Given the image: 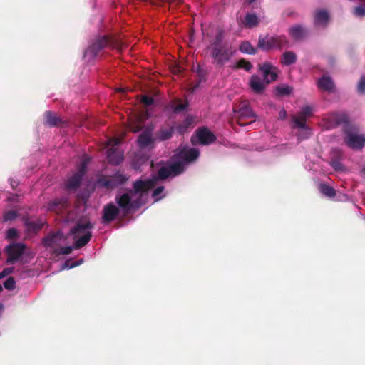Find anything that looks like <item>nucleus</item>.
<instances>
[{
  "instance_id": "f257e3e1",
  "label": "nucleus",
  "mask_w": 365,
  "mask_h": 365,
  "mask_svg": "<svg viewBox=\"0 0 365 365\" xmlns=\"http://www.w3.org/2000/svg\"><path fill=\"white\" fill-rule=\"evenodd\" d=\"M107 47L111 49H116L120 52L125 47V45L116 38L104 35L96 38L93 41L85 51L84 56L93 58L98 56L103 49Z\"/></svg>"
},
{
  "instance_id": "f03ea898",
  "label": "nucleus",
  "mask_w": 365,
  "mask_h": 365,
  "mask_svg": "<svg viewBox=\"0 0 365 365\" xmlns=\"http://www.w3.org/2000/svg\"><path fill=\"white\" fill-rule=\"evenodd\" d=\"M289 46V41L284 35H274L272 36L260 35L258 38L257 48L269 51L272 49L282 50Z\"/></svg>"
},
{
  "instance_id": "7ed1b4c3",
  "label": "nucleus",
  "mask_w": 365,
  "mask_h": 365,
  "mask_svg": "<svg viewBox=\"0 0 365 365\" xmlns=\"http://www.w3.org/2000/svg\"><path fill=\"white\" fill-rule=\"evenodd\" d=\"M207 49L213 59V63L217 66H224L233 56L232 48L230 44L208 46Z\"/></svg>"
},
{
  "instance_id": "20e7f679",
  "label": "nucleus",
  "mask_w": 365,
  "mask_h": 365,
  "mask_svg": "<svg viewBox=\"0 0 365 365\" xmlns=\"http://www.w3.org/2000/svg\"><path fill=\"white\" fill-rule=\"evenodd\" d=\"M237 123L240 126H245L255 122L256 115L247 103H241L237 110H234Z\"/></svg>"
},
{
  "instance_id": "39448f33",
  "label": "nucleus",
  "mask_w": 365,
  "mask_h": 365,
  "mask_svg": "<svg viewBox=\"0 0 365 365\" xmlns=\"http://www.w3.org/2000/svg\"><path fill=\"white\" fill-rule=\"evenodd\" d=\"M130 194V192L117 195L115 198L118 207L121 210L123 216L128 215L132 209H138L142 205L140 199L132 201Z\"/></svg>"
},
{
  "instance_id": "423d86ee",
  "label": "nucleus",
  "mask_w": 365,
  "mask_h": 365,
  "mask_svg": "<svg viewBox=\"0 0 365 365\" xmlns=\"http://www.w3.org/2000/svg\"><path fill=\"white\" fill-rule=\"evenodd\" d=\"M186 168L177 159L166 166L160 168L158 172V177L160 180H165L169 177H176L185 172Z\"/></svg>"
},
{
  "instance_id": "0eeeda50",
  "label": "nucleus",
  "mask_w": 365,
  "mask_h": 365,
  "mask_svg": "<svg viewBox=\"0 0 365 365\" xmlns=\"http://www.w3.org/2000/svg\"><path fill=\"white\" fill-rule=\"evenodd\" d=\"M120 143L119 138H110L107 141V146H111L107 150V158L109 163L118 165L124 159L123 153L117 147Z\"/></svg>"
},
{
  "instance_id": "6e6552de",
  "label": "nucleus",
  "mask_w": 365,
  "mask_h": 365,
  "mask_svg": "<svg viewBox=\"0 0 365 365\" xmlns=\"http://www.w3.org/2000/svg\"><path fill=\"white\" fill-rule=\"evenodd\" d=\"M345 136L344 142L349 148L353 150H361L365 145V135L358 134L356 131L349 129H344Z\"/></svg>"
},
{
  "instance_id": "1a4fd4ad",
  "label": "nucleus",
  "mask_w": 365,
  "mask_h": 365,
  "mask_svg": "<svg viewBox=\"0 0 365 365\" xmlns=\"http://www.w3.org/2000/svg\"><path fill=\"white\" fill-rule=\"evenodd\" d=\"M128 180V177L118 171L113 175L99 178L97 182L99 185L110 189L125 184Z\"/></svg>"
},
{
  "instance_id": "9d476101",
  "label": "nucleus",
  "mask_w": 365,
  "mask_h": 365,
  "mask_svg": "<svg viewBox=\"0 0 365 365\" xmlns=\"http://www.w3.org/2000/svg\"><path fill=\"white\" fill-rule=\"evenodd\" d=\"M157 184V178H148L146 180L138 179L133 183V189L130 190V194L139 195L140 198L153 189Z\"/></svg>"
},
{
  "instance_id": "9b49d317",
  "label": "nucleus",
  "mask_w": 365,
  "mask_h": 365,
  "mask_svg": "<svg viewBox=\"0 0 365 365\" xmlns=\"http://www.w3.org/2000/svg\"><path fill=\"white\" fill-rule=\"evenodd\" d=\"M26 249V245L21 242H13L5 247V252L8 255L6 259L7 264H14L24 254Z\"/></svg>"
},
{
  "instance_id": "f8f14e48",
  "label": "nucleus",
  "mask_w": 365,
  "mask_h": 365,
  "mask_svg": "<svg viewBox=\"0 0 365 365\" xmlns=\"http://www.w3.org/2000/svg\"><path fill=\"white\" fill-rule=\"evenodd\" d=\"M199 150L196 148H182L176 153L173 159H177L180 161L186 168L189 163L195 161L199 157Z\"/></svg>"
},
{
  "instance_id": "ddd939ff",
  "label": "nucleus",
  "mask_w": 365,
  "mask_h": 365,
  "mask_svg": "<svg viewBox=\"0 0 365 365\" xmlns=\"http://www.w3.org/2000/svg\"><path fill=\"white\" fill-rule=\"evenodd\" d=\"M259 69L262 71L264 81L266 84L275 81L277 78V67H274L269 62H264L263 64H259Z\"/></svg>"
},
{
  "instance_id": "4468645a",
  "label": "nucleus",
  "mask_w": 365,
  "mask_h": 365,
  "mask_svg": "<svg viewBox=\"0 0 365 365\" xmlns=\"http://www.w3.org/2000/svg\"><path fill=\"white\" fill-rule=\"evenodd\" d=\"M288 34L294 41H299L307 37L309 30L302 24H294L289 28Z\"/></svg>"
},
{
  "instance_id": "2eb2a0df",
  "label": "nucleus",
  "mask_w": 365,
  "mask_h": 365,
  "mask_svg": "<svg viewBox=\"0 0 365 365\" xmlns=\"http://www.w3.org/2000/svg\"><path fill=\"white\" fill-rule=\"evenodd\" d=\"M120 213V209L113 203L106 205L103 209L102 220L103 223L113 221Z\"/></svg>"
},
{
  "instance_id": "dca6fc26",
  "label": "nucleus",
  "mask_w": 365,
  "mask_h": 365,
  "mask_svg": "<svg viewBox=\"0 0 365 365\" xmlns=\"http://www.w3.org/2000/svg\"><path fill=\"white\" fill-rule=\"evenodd\" d=\"M196 136L201 145H210L216 140V136L207 128H199L196 131Z\"/></svg>"
},
{
  "instance_id": "f3484780",
  "label": "nucleus",
  "mask_w": 365,
  "mask_h": 365,
  "mask_svg": "<svg viewBox=\"0 0 365 365\" xmlns=\"http://www.w3.org/2000/svg\"><path fill=\"white\" fill-rule=\"evenodd\" d=\"M46 126L53 128L63 125L66 122L56 113L47 110L43 114Z\"/></svg>"
},
{
  "instance_id": "a211bd4d",
  "label": "nucleus",
  "mask_w": 365,
  "mask_h": 365,
  "mask_svg": "<svg viewBox=\"0 0 365 365\" xmlns=\"http://www.w3.org/2000/svg\"><path fill=\"white\" fill-rule=\"evenodd\" d=\"M62 237L63 234L61 231L50 232L42 239V244L45 247H53L59 243Z\"/></svg>"
},
{
  "instance_id": "6ab92c4d",
  "label": "nucleus",
  "mask_w": 365,
  "mask_h": 365,
  "mask_svg": "<svg viewBox=\"0 0 365 365\" xmlns=\"http://www.w3.org/2000/svg\"><path fill=\"white\" fill-rule=\"evenodd\" d=\"M44 222L38 219L36 221L31 220L28 217L24 219V225L26 227L27 232L36 234L43 227Z\"/></svg>"
},
{
  "instance_id": "aec40b11",
  "label": "nucleus",
  "mask_w": 365,
  "mask_h": 365,
  "mask_svg": "<svg viewBox=\"0 0 365 365\" xmlns=\"http://www.w3.org/2000/svg\"><path fill=\"white\" fill-rule=\"evenodd\" d=\"M329 20V15L325 9H318L314 16V24L315 26H327Z\"/></svg>"
},
{
  "instance_id": "412c9836",
  "label": "nucleus",
  "mask_w": 365,
  "mask_h": 365,
  "mask_svg": "<svg viewBox=\"0 0 365 365\" xmlns=\"http://www.w3.org/2000/svg\"><path fill=\"white\" fill-rule=\"evenodd\" d=\"M266 83L257 75H252L250 81V86L257 94H261L265 89Z\"/></svg>"
},
{
  "instance_id": "4be33fe9",
  "label": "nucleus",
  "mask_w": 365,
  "mask_h": 365,
  "mask_svg": "<svg viewBox=\"0 0 365 365\" xmlns=\"http://www.w3.org/2000/svg\"><path fill=\"white\" fill-rule=\"evenodd\" d=\"M347 118L344 114L333 113L327 118V121L329 124V128H336L339 125L346 123Z\"/></svg>"
},
{
  "instance_id": "5701e85b",
  "label": "nucleus",
  "mask_w": 365,
  "mask_h": 365,
  "mask_svg": "<svg viewBox=\"0 0 365 365\" xmlns=\"http://www.w3.org/2000/svg\"><path fill=\"white\" fill-rule=\"evenodd\" d=\"M317 86L319 89L328 92H334L335 88L332 79L329 76H325L319 79Z\"/></svg>"
},
{
  "instance_id": "b1692460",
  "label": "nucleus",
  "mask_w": 365,
  "mask_h": 365,
  "mask_svg": "<svg viewBox=\"0 0 365 365\" xmlns=\"http://www.w3.org/2000/svg\"><path fill=\"white\" fill-rule=\"evenodd\" d=\"M93 227V224L90 221L86 222H78L75 226L71 229V233L74 235V237H77L81 234H85L86 230L91 229Z\"/></svg>"
},
{
  "instance_id": "393cba45",
  "label": "nucleus",
  "mask_w": 365,
  "mask_h": 365,
  "mask_svg": "<svg viewBox=\"0 0 365 365\" xmlns=\"http://www.w3.org/2000/svg\"><path fill=\"white\" fill-rule=\"evenodd\" d=\"M82 178L83 177L81 175L76 173L66 182V188L69 190L77 189L81 183Z\"/></svg>"
},
{
  "instance_id": "a878e982",
  "label": "nucleus",
  "mask_w": 365,
  "mask_h": 365,
  "mask_svg": "<svg viewBox=\"0 0 365 365\" xmlns=\"http://www.w3.org/2000/svg\"><path fill=\"white\" fill-rule=\"evenodd\" d=\"M174 133L173 127H162L156 133L157 138L160 141L169 140L172 138Z\"/></svg>"
},
{
  "instance_id": "bb28decb",
  "label": "nucleus",
  "mask_w": 365,
  "mask_h": 365,
  "mask_svg": "<svg viewBox=\"0 0 365 365\" xmlns=\"http://www.w3.org/2000/svg\"><path fill=\"white\" fill-rule=\"evenodd\" d=\"M153 140L151 137V134L147 131L140 134L138 138V146L142 149L150 146L153 143Z\"/></svg>"
},
{
  "instance_id": "cd10ccee",
  "label": "nucleus",
  "mask_w": 365,
  "mask_h": 365,
  "mask_svg": "<svg viewBox=\"0 0 365 365\" xmlns=\"http://www.w3.org/2000/svg\"><path fill=\"white\" fill-rule=\"evenodd\" d=\"M297 56L293 51H285L281 57V63L284 66H288L296 63Z\"/></svg>"
},
{
  "instance_id": "c85d7f7f",
  "label": "nucleus",
  "mask_w": 365,
  "mask_h": 365,
  "mask_svg": "<svg viewBox=\"0 0 365 365\" xmlns=\"http://www.w3.org/2000/svg\"><path fill=\"white\" fill-rule=\"evenodd\" d=\"M259 20L254 13H247L245 17L244 25L247 28H254L259 25Z\"/></svg>"
},
{
  "instance_id": "c756f323",
  "label": "nucleus",
  "mask_w": 365,
  "mask_h": 365,
  "mask_svg": "<svg viewBox=\"0 0 365 365\" xmlns=\"http://www.w3.org/2000/svg\"><path fill=\"white\" fill-rule=\"evenodd\" d=\"M225 32L220 29L217 28L215 36L209 46H222L229 44L228 42L224 41Z\"/></svg>"
},
{
  "instance_id": "7c9ffc66",
  "label": "nucleus",
  "mask_w": 365,
  "mask_h": 365,
  "mask_svg": "<svg viewBox=\"0 0 365 365\" xmlns=\"http://www.w3.org/2000/svg\"><path fill=\"white\" fill-rule=\"evenodd\" d=\"M319 192L328 197H334L336 196V190L331 186L325 183H320L318 187Z\"/></svg>"
},
{
  "instance_id": "2f4dec72",
  "label": "nucleus",
  "mask_w": 365,
  "mask_h": 365,
  "mask_svg": "<svg viewBox=\"0 0 365 365\" xmlns=\"http://www.w3.org/2000/svg\"><path fill=\"white\" fill-rule=\"evenodd\" d=\"M292 121L294 123L293 128H305L307 125V119L305 116L302 115L300 113L297 115H292Z\"/></svg>"
},
{
  "instance_id": "473e14b6",
  "label": "nucleus",
  "mask_w": 365,
  "mask_h": 365,
  "mask_svg": "<svg viewBox=\"0 0 365 365\" xmlns=\"http://www.w3.org/2000/svg\"><path fill=\"white\" fill-rule=\"evenodd\" d=\"M92 233L91 231H86L85 234L80 238L77 239L74 242V248L80 249L85 246L91 240Z\"/></svg>"
},
{
  "instance_id": "72a5a7b5",
  "label": "nucleus",
  "mask_w": 365,
  "mask_h": 365,
  "mask_svg": "<svg viewBox=\"0 0 365 365\" xmlns=\"http://www.w3.org/2000/svg\"><path fill=\"white\" fill-rule=\"evenodd\" d=\"M239 50L242 53L255 55L257 53V48H255L250 41H245L239 46Z\"/></svg>"
},
{
  "instance_id": "f704fd0d",
  "label": "nucleus",
  "mask_w": 365,
  "mask_h": 365,
  "mask_svg": "<svg viewBox=\"0 0 365 365\" xmlns=\"http://www.w3.org/2000/svg\"><path fill=\"white\" fill-rule=\"evenodd\" d=\"M170 108L175 113H179L186 109L188 106V103L187 102L182 103L179 100L173 101L170 103Z\"/></svg>"
},
{
  "instance_id": "c9c22d12",
  "label": "nucleus",
  "mask_w": 365,
  "mask_h": 365,
  "mask_svg": "<svg viewBox=\"0 0 365 365\" xmlns=\"http://www.w3.org/2000/svg\"><path fill=\"white\" fill-rule=\"evenodd\" d=\"M299 129L297 133V139L299 140H304L308 139L312 134V129L307 126L305 128H297Z\"/></svg>"
},
{
  "instance_id": "e433bc0d",
  "label": "nucleus",
  "mask_w": 365,
  "mask_h": 365,
  "mask_svg": "<svg viewBox=\"0 0 365 365\" xmlns=\"http://www.w3.org/2000/svg\"><path fill=\"white\" fill-rule=\"evenodd\" d=\"M292 91V87L288 85H279L276 87V94L279 96H289Z\"/></svg>"
},
{
  "instance_id": "4c0bfd02",
  "label": "nucleus",
  "mask_w": 365,
  "mask_h": 365,
  "mask_svg": "<svg viewBox=\"0 0 365 365\" xmlns=\"http://www.w3.org/2000/svg\"><path fill=\"white\" fill-rule=\"evenodd\" d=\"M341 155V152H337V157L331 158L330 161V165L335 170H343V165L341 163L339 157Z\"/></svg>"
},
{
  "instance_id": "58836bf2",
  "label": "nucleus",
  "mask_w": 365,
  "mask_h": 365,
  "mask_svg": "<svg viewBox=\"0 0 365 365\" xmlns=\"http://www.w3.org/2000/svg\"><path fill=\"white\" fill-rule=\"evenodd\" d=\"M90 159L88 157H85L81 162L80 165L78 166V171L76 172L78 174L81 175L82 177L85 175L87 169L88 164L89 163Z\"/></svg>"
},
{
  "instance_id": "ea45409f",
  "label": "nucleus",
  "mask_w": 365,
  "mask_h": 365,
  "mask_svg": "<svg viewBox=\"0 0 365 365\" xmlns=\"http://www.w3.org/2000/svg\"><path fill=\"white\" fill-rule=\"evenodd\" d=\"M237 67L239 68L245 69L247 71H250L253 66L252 64L245 58L240 59L237 63Z\"/></svg>"
},
{
  "instance_id": "a19ab883",
  "label": "nucleus",
  "mask_w": 365,
  "mask_h": 365,
  "mask_svg": "<svg viewBox=\"0 0 365 365\" xmlns=\"http://www.w3.org/2000/svg\"><path fill=\"white\" fill-rule=\"evenodd\" d=\"M72 250L73 247L71 246L61 247L59 248H54L53 253L56 255H69Z\"/></svg>"
},
{
  "instance_id": "79ce46f5",
  "label": "nucleus",
  "mask_w": 365,
  "mask_h": 365,
  "mask_svg": "<svg viewBox=\"0 0 365 365\" xmlns=\"http://www.w3.org/2000/svg\"><path fill=\"white\" fill-rule=\"evenodd\" d=\"M4 287L7 290H13L16 287V281L13 277H9L4 282Z\"/></svg>"
},
{
  "instance_id": "37998d69",
  "label": "nucleus",
  "mask_w": 365,
  "mask_h": 365,
  "mask_svg": "<svg viewBox=\"0 0 365 365\" xmlns=\"http://www.w3.org/2000/svg\"><path fill=\"white\" fill-rule=\"evenodd\" d=\"M63 202L62 200L55 199L51 201L48 205V210L51 211H57L58 207Z\"/></svg>"
},
{
  "instance_id": "c03bdc74",
  "label": "nucleus",
  "mask_w": 365,
  "mask_h": 365,
  "mask_svg": "<svg viewBox=\"0 0 365 365\" xmlns=\"http://www.w3.org/2000/svg\"><path fill=\"white\" fill-rule=\"evenodd\" d=\"M17 217V212L14 210H9L4 215V221H12Z\"/></svg>"
},
{
  "instance_id": "a18cd8bd",
  "label": "nucleus",
  "mask_w": 365,
  "mask_h": 365,
  "mask_svg": "<svg viewBox=\"0 0 365 365\" xmlns=\"http://www.w3.org/2000/svg\"><path fill=\"white\" fill-rule=\"evenodd\" d=\"M357 91L361 94H364L365 93V74L362 75L359 79L357 86Z\"/></svg>"
},
{
  "instance_id": "49530a36",
  "label": "nucleus",
  "mask_w": 365,
  "mask_h": 365,
  "mask_svg": "<svg viewBox=\"0 0 365 365\" xmlns=\"http://www.w3.org/2000/svg\"><path fill=\"white\" fill-rule=\"evenodd\" d=\"M164 189V186H158L153 191L152 197L155 199V201H158L162 198L158 196L163 192Z\"/></svg>"
},
{
  "instance_id": "de8ad7c7",
  "label": "nucleus",
  "mask_w": 365,
  "mask_h": 365,
  "mask_svg": "<svg viewBox=\"0 0 365 365\" xmlns=\"http://www.w3.org/2000/svg\"><path fill=\"white\" fill-rule=\"evenodd\" d=\"M302 115L305 116L306 118H310L312 116V108L309 106H304L302 108V110L299 112Z\"/></svg>"
},
{
  "instance_id": "09e8293b",
  "label": "nucleus",
  "mask_w": 365,
  "mask_h": 365,
  "mask_svg": "<svg viewBox=\"0 0 365 365\" xmlns=\"http://www.w3.org/2000/svg\"><path fill=\"white\" fill-rule=\"evenodd\" d=\"M18 237V231L16 228H9L6 232V238L9 240L16 239Z\"/></svg>"
},
{
  "instance_id": "8fccbe9b",
  "label": "nucleus",
  "mask_w": 365,
  "mask_h": 365,
  "mask_svg": "<svg viewBox=\"0 0 365 365\" xmlns=\"http://www.w3.org/2000/svg\"><path fill=\"white\" fill-rule=\"evenodd\" d=\"M141 102L145 106H151L153 103L154 100H153V98L152 97L146 96V95H144L141 98Z\"/></svg>"
},
{
  "instance_id": "3c124183",
  "label": "nucleus",
  "mask_w": 365,
  "mask_h": 365,
  "mask_svg": "<svg viewBox=\"0 0 365 365\" xmlns=\"http://www.w3.org/2000/svg\"><path fill=\"white\" fill-rule=\"evenodd\" d=\"M14 271V267H7V268H5L1 272H0V279L6 277L7 275L13 273V272Z\"/></svg>"
},
{
  "instance_id": "603ef678",
  "label": "nucleus",
  "mask_w": 365,
  "mask_h": 365,
  "mask_svg": "<svg viewBox=\"0 0 365 365\" xmlns=\"http://www.w3.org/2000/svg\"><path fill=\"white\" fill-rule=\"evenodd\" d=\"M354 14L358 16H365V8L364 6H359L354 9Z\"/></svg>"
},
{
  "instance_id": "864d4df0",
  "label": "nucleus",
  "mask_w": 365,
  "mask_h": 365,
  "mask_svg": "<svg viewBox=\"0 0 365 365\" xmlns=\"http://www.w3.org/2000/svg\"><path fill=\"white\" fill-rule=\"evenodd\" d=\"M187 125H185L183 123L182 124H180L176 126V130L180 133V134H183L184 133L186 132L187 130Z\"/></svg>"
},
{
  "instance_id": "5fc2aeb1",
  "label": "nucleus",
  "mask_w": 365,
  "mask_h": 365,
  "mask_svg": "<svg viewBox=\"0 0 365 365\" xmlns=\"http://www.w3.org/2000/svg\"><path fill=\"white\" fill-rule=\"evenodd\" d=\"M194 122V119L192 116L188 115L182 123L185 125H187V128H188Z\"/></svg>"
},
{
  "instance_id": "6e6d98bb",
  "label": "nucleus",
  "mask_w": 365,
  "mask_h": 365,
  "mask_svg": "<svg viewBox=\"0 0 365 365\" xmlns=\"http://www.w3.org/2000/svg\"><path fill=\"white\" fill-rule=\"evenodd\" d=\"M287 115V111L284 109H282L279 113V118L281 120H284Z\"/></svg>"
},
{
  "instance_id": "4d7b16f0",
  "label": "nucleus",
  "mask_w": 365,
  "mask_h": 365,
  "mask_svg": "<svg viewBox=\"0 0 365 365\" xmlns=\"http://www.w3.org/2000/svg\"><path fill=\"white\" fill-rule=\"evenodd\" d=\"M10 184H11V186L14 189L16 187H17L18 185V182H16L15 180H10Z\"/></svg>"
},
{
  "instance_id": "13d9d810",
  "label": "nucleus",
  "mask_w": 365,
  "mask_h": 365,
  "mask_svg": "<svg viewBox=\"0 0 365 365\" xmlns=\"http://www.w3.org/2000/svg\"><path fill=\"white\" fill-rule=\"evenodd\" d=\"M361 174L364 178H365V167L361 170Z\"/></svg>"
},
{
  "instance_id": "bf43d9fd",
  "label": "nucleus",
  "mask_w": 365,
  "mask_h": 365,
  "mask_svg": "<svg viewBox=\"0 0 365 365\" xmlns=\"http://www.w3.org/2000/svg\"><path fill=\"white\" fill-rule=\"evenodd\" d=\"M249 4L254 3L256 0H246Z\"/></svg>"
},
{
  "instance_id": "052dcab7",
  "label": "nucleus",
  "mask_w": 365,
  "mask_h": 365,
  "mask_svg": "<svg viewBox=\"0 0 365 365\" xmlns=\"http://www.w3.org/2000/svg\"><path fill=\"white\" fill-rule=\"evenodd\" d=\"M76 265H77V264H76V263H74V264H72L70 267H71V268H72V267H76Z\"/></svg>"
},
{
  "instance_id": "680f3d73",
  "label": "nucleus",
  "mask_w": 365,
  "mask_h": 365,
  "mask_svg": "<svg viewBox=\"0 0 365 365\" xmlns=\"http://www.w3.org/2000/svg\"><path fill=\"white\" fill-rule=\"evenodd\" d=\"M3 290L2 286L0 285V292Z\"/></svg>"
},
{
  "instance_id": "e2e57ef3",
  "label": "nucleus",
  "mask_w": 365,
  "mask_h": 365,
  "mask_svg": "<svg viewBox=\"0 0 365 365\" xmlns=\"http://www.w3.org/2000/svg\"><path fill=\"white\" fill-rule=\"evenodd\" d=\"M191 141L192 142V143H194L193 138H192Z\"/></svg>"
}]
</instances>
